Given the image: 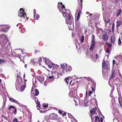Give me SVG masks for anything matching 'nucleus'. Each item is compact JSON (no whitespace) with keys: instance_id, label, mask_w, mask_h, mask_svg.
Returning a JSON list of instances; mask_svg holds the SVG:
<instances>
[{"instance_id":"obj_1","label":"nucleus","mask_w":122,"mask_h":122,"mask_svg":"<svg viewBox=\"0 0 122 122\" xmlns=\"http://www.w3.org/2000/svg\"><path fill=\"white\" fill-rule=\"evenodd\" d=\"M0 41H2L0 43V44L2 47H5L8 42L6 36L4 34L0 35Z\"/></svg>"},{"instance_id":"obj_2","label":"nucleus","mask_w":122,"mask_h":122,"mask_svg":"<svg viewBox=\"0 0 122 122\" xmlns=\"http://www.w3.org/2000/svg\"><path fill=\"white\" fill-rule=\"evenodd\" d=\"M18 16L22 18L26 19H28L24 10L23 8H21L19 10L18 13Z\"/></svg>"},{"instance_id":"obj_3","label":"nucleus","mask_w":122,"mask_h":122,"mask_svg":"<svg viewBox=\"0 0 122 122\" xmlns=\"http://www.w3.org/2000/svg\"><path fill=\"white\" fill-rule=\"evenodd\" d=\"M61 68L66 72H70L72 70V67L70 66H68L67 64H63L61 65Z\"/></svg>"},{"instance_id":"obj_4","label":"nucleus","mask_w":122,"mask_h":122,"mask_svg":"<svg viewBox=\"0 0 122 122\" xmlns=\"http://www.w3.org/2000/svg\"><path fill=\"white\" fill-rule=\"evenodd\" d=\"M67 11H68V10L66 9L65 10V11H64L63 10H60V12L62 13L63 17L65 18L66 17L67 18L68 15L69 14L70 12V11H68L69 12H67Z\"/></svg>"},{"instance_id":"obj_5","label":"nucleus","mask_w":122,"mask_h":122,"mask_svg":"<svg viewBox=\"0 0 122 122\" xmlns=\"http://www.w3.org/2000/svg\"><path fill=\"white\" fill-rule=\"evenodd\" d=\"M102 68L104 69L109 70L108 66L105 61L103 60L102 63Z\"/></svg>"},{"instance_id":"obj_6","label":"nucleus","mask_w":122,"mask_h":122,"mask_svg":"<svg viewBox=\"0 0 122 122\" xmlns=\"http://www.w3.org/2000/svg\"><path fill=\"white\" fill-rule=\"evenodd\" d=\"M45 63L48 66L49 68L50 69H51L52 67L51 66H53L54 65V64L53 63H51L49 61H45Z\"/></svg>"},{"instance_id":"obj_7","label":"nucleus","mask_w":122,"mask_h":122,"mask_svg":"<svg viewBox=\"0 0 122 122\" xmlns=\"http://www.w3.org/2000/svg\"><path fill=\"white\" fill-rule=\"evenodd\" d=\"M91 45L89 48V50L90 51H93L95 48V42H91Z\"/></svg>"},{"instance_id":"obj_8","label":"nucleus","mask_w":122,"mask_h":122,"mask_svg":"<svg viewBox=\"0 0 122 122\" xmlns=\"http://www.w3.org/2000/svg\"><path fill=\"white\" fill-rule=\"evenodd\" d=\"M49 116L50 118L52 119H56L58 118L57 115L54 113L51 114Z\"/></svg>"},{"instance_id":"obj_9","label":"nucleus","mask_w":122,"mask_h":122,"mask_svg":"<svg viewBox=\"0 0 122 122\" xmlns=\"http://www.w3.org/2000/svg\"><path fill=\"white\" fill-rule=\"evenodd\" d=\"M102 38L103 40L105 41H106L108 40V36L107 34H105L103 35Z\"/></svg>"},{"instance_id":"obj_10","label":"nucleus","mask_w":122,"mask_h":122,"mask_svg":"<svg viewBox=\"0 0 122 122\" xmlns=\"http://www.w3.org/2000/svg\"><path fill=\"white\" fill-rule=\"evenodd\" d=\"M11 108H12L14 109V113L15 114H16L17 113L16 109L15 107L12 106H10L8 108V110H10V109Z\"/></svg>"},{"instance_id":"obj_11","label":"nucleus","mask_w":122,"mask_h":122,"mask_svg":"<svg viewBox=\"0 0 122 122\" xmlns=\"http://www.w3.org/2000/svg\"><path fill=\"white\" fill-rule=\"evenodd\" d=\"M122 13V10L121 9H119L118 11L117 12L116 14V16L117 17L118 16L120 15H121Z\"/></svg>"},{"instance_id":"obj_12","label":"nucleus","mask_w":122,"mask_h":122,"mask_svg":"<svg viewBox=\"0 0 122 122\" xmlns=\"http://www.w3.org/2000/svg\"><path fill=\"white\" fill-rule=\"evenodd\" d=\"M115 71L114 70H112V74L110 78V79H112L114 77L115 75Z\"/></svg>"},{"instance_id":"obj_13","label":"nucleus","mask_w":122,"mask_h":122,"mask_svg":"<svg viewBox=\"0 0 122 122\" xmlns=\"http://www.w3.org/2000/svg\"><path fill=\"white\" fill-rule=\"evenodd\" d=\"M26 84L25 82L24 84L22 86L20 87V89L21 92L23 91L25 89L26 86Z\"/></svg>"},{"instance_id":"obj_14","label":"nucleus","mask_w":122,"mask_h":122,"mask_svg":"<svg viewBox=\"0 0 122 122\" xmlns=\"http://www.w3.org/2000/svg\"><path fill=\"white\" fill-rule=\"evenodd\" d=\"M81 11L80 10L78 12L77 14V21H78L79 19L80 18V14L81 13Z\"/></svg>"},{"instance_id":"obj_15","label":"nucleus","mask_w":122,"mask_h":122,"mask_svg":"<svg viewBox=\"0 0 122 122\" xmlns=\"http://www.w3.org/2000/svg\"><path fill=\"white\" fill-rule=\"evenodd\" d=\"M74 100L73 101L75 103H76L75 105L76 106H77L78 105V104L79 103L80 104V100Z\"/></svg>"},{"instance_id":"obj_16","label":"nucleus","mask_w":122,"mask_h":122,"mask_svg":"<svg viewBox=\"0 0 122 122\" xmlns=\"http://www.w3.org/2000/svg\"><path fill=\"white\" fill-rule=\"evenodd\" d=\"M62 3H61L60 2L58 3V6H57V7L58 9L59 10V11H60V10H62L61 8V6L62 5Z\"/></svg>"},{"instance_id":"obj_17","label":"nucleus","mask_w":122,"mask_h":122,"mask_svg":"<svg viewBox=\"0 0 122 122\" xmlns=\"http://www.w3.org/2000/svg\"><path fill=\"white\" fill-rule=\"evenodd\" d=\"M117 26L118 27L120 26L122 23V22L120 21H117Z\"/></svg>"},{"instance_id":"obj_18","label":"nucleus","mask_w":122,"mask_h":122,"mask_svg":"<svg viewBox=\"0 0 122 122\" xmlns=\"http://www.w3.org/2000/svg\"><path fill=\"white\" fill-rule=\"evenodd\" d=\"M39 15H38L37 14H35L34 15V18L36 20L38 19L39 18Z\"/></svg>"},{"instance_id":"obj_19","label":"nucleus","mask_w":122,"mask_h":122,"mask_svg":"<svg viewBox=\"0 0 122 122\" xmlns=\"http://www.w3.org/2000/svg\"><path fill=\"white\" fill-rule=\"evenodd\" d=\"M93 86H91V87L92 88V91H94L95 90V87L96 86V84L95 83H93Z\"/></svg>"},{"instance_id":"obj_20","label":"nucleus","mask_w":122,"mask_h":122,"mask_svg":"<svg viewBox=\"0 0 122 122\" xmlns=\"http://www.w3.org/2000/svg\"><path fill=\"white\" fill-rule=\"evenodd\" d=\"M96 109V108L95 107L93 109H92L90 111V113L92 114L94 113L95 112Z\"/></svg>"},{"instance_id":"obj_21","label":"nucleus","mask_w":122,"mask_h":122,"mask_svg":"<svg viewBox=\"0 0 122 122\" xmlns=\"http://www.w3.org/2000/svg\"><path fill=\"white\" fill-rule=\"evenodd\" d=\"M84 36L83 35L82 36L81 38L80 39V40L81 43H82L84 42Z\"/></svg>"},{"instance_id":"obj_22","label":"nucleus","mask_w":122,"mask_h":122,"mask_svg":"<svg viewBox=\"0 0 122 122\" xmlns=\"http://www.w3.org/2000/svg\"><path fill=\"white\" fill-rule=\"evenodd\" d=\"M35 96H36L38 95L39 93V92L37 89H35Z\"/></svg>"},{"instance_id":"obj_23","label":"nucleus","mask_w":122,"mask_h":122,"mask_svg":"<svg viewBox=\"0 0 122 122\" xmlns=\"http://www.w3.org/2000/svg\"><path fill=\"white\" fill-rule=\"evenodd\" d=\"M80 2L79 4V5H80V8L81 9H82V0H80Z\"/></svg>"},{"instance_id":"obj_24","label":"nucleus","mask_w":122,"mask_h":122,"mask_svg":"<svg viewBox=\"0 0 122 122\" xmlns=\"http://www.w3.org/2000/svg\"><path fill=\"white\" fill-rule=\"evenodd\" d=\"M95 122H97L98 121L99 122H101L100 120L99 117L97 116H96L95 117Z\"/></svg>"},{"instance_id":"obj_25","label":"nucleus","mask_w":122,"mask_h":122,"mask_svg":"<svg viewBox=\"0 0 122 122\" xmlns=\"http://www.w3.org/2000/svg\"><path fill=\"white\" fill-rule=\"evenodd\" d=\"M68 16V19L70 21H71L72 19L73 18V17L72 15L71 14L69 13V14Z\"/></svg>"},{"instance_id":"obj_26","label":"nucleus","mask_w":122,"mask_h":122,"mask_svg":"<svg viewBox=\"0 0 122 122\" xmlns=\"http://www.w3.org/2000/svg\"><path fill=\"white\" fill-rule=\"evenodd\" d=\"M87 80L89 82L91 81L92 82H93V80L91 77H88L87 78Z\"/></svg>"},{"instance_id":"obj_27","label":"nucleus","mask_w":122,"mask_h":122,"mask_svg":"<svg viewBox=\"0 0 122 122\" xmlns=\"http://www.w3.org/2000/svg\"><path fill=\"white\" fill-rule=\"evenodd\" d=\"M115 41V38L113 37H111V41L112 43H114Z\"/></svg>"},{"instance_id":"obj_28","label":"nucleus","mask_w":122,"mask_h":122,"mask_svg":"<svg viewBox=\"0 0 122 122\" xmlns=\"http://www.w3.org/2000/svg\"><path fill=\"white\" fill-rule=\"evenodd\" d=\"M110 20V19H105L104 20V21L107 24L108 23H109Z\"/></svg>"},{"instance_id":"obj_29","label":"nucleus","mask_w":122,"mask_h":122,"mask_svg":"<svg viewBox=\"0 0 122 122\" xmlns=\"http://www.w3.org/2000/svg\"><path fill=\"white\" fill-rule=\"evenodd\" d=\"M36 102L39 108H40V102H39L38 101V100L36 101Z\"/></svg>"},{"instance_id":"obj_30","label":"nucleus","mask_w":122,"mask_h":122,"mask_svg":"<svg viewBox=\"0 0 122 122\" xmlns=\"http://www.w3.org/2000/svg\"><path fill=\"white\" fill-rule=\"evenodd\" d=\"M48 103H44L43 105V107L44 108H46L48 107Z\"/></svg>"},{"instance_id":"obj_31","label":"nucleus","mask_w":122,"mask_h":122,"mask_svg":"<svg viewBox=\"0 0 122 122\" xmlns=\"http://www.w3.org/2000/svg\"><path fill=\"white\" fill-rule=\"evenodd\" d=\"M11 102H15L16 103L19 104L18 102L16 100H10Z\"/></svg>"},{"instance_id":"obj_32","label":"nucleus","mask_w":122,"mask_h":122,"mask_svg":"<svg viewBox=\"0 0 122 122\" xmlns=\"http://www.w3.org/2000/svg\"><path fill=\"white\" fill-rule=\"evenodd\" d=\"M74 80H71L70 82V84L71 86H73L74 85L75 83Z\"/></svg>"},{"instance_id":"obj_33","label":"nucleus","mask_w":122,"mask_h":122,"mask_svg":"<svg viewBox=\"0 0 122 122\" xmlns=\"http://www.w3.org/2000/svg\"><path fill=\"white\" fill-rule=\"evenodd\" d=\"M106 44L110 48L112 46V44L111 43H109L107 42H106Z\"/></svg>"},{"instance_id":"obj_34","label":"nucleus","mask_w":122,"mask_h":122,"mask_svg":"<svg viewBox=\"0 0 122 122\" xmlns=\"http://www.w3.org/2000/svg\"><path fill=\"white\" fill-rule=\"evenodd\" d=\"M92 40L91 42H95V36L94 35H93L92 36Z\"/></svg>"},{"instance_id":"obj_35","label":"nucleus","mask_w":122,"mask_h":122,"mask_svg":"<svg viewBox=\"0 0 122 122\" xmlns=\"http://www.w3.org/2000/svg\"><path fill=\"white\" fill-rule=\"evenodd\" d=\"M118 45H121V41L120 38H119L118 39Z\"/></svg>"},{"instance_id":"obj_36","label":"nucleus","mask_w":122,"mask_h":122,"mask_svg":"<svg viewBox=\"0 0 122 122\" xmlns=\"http://www.w3.org/2000/svg\"><path fill=\"white\" fill-rule=\"evenodd\" d=\"M118 101L121 107H122V100H118Z\"/></svg>"},{"instance_id":"obj_37","label":"nucleus","mask_w":122,"mask_h":122,"mask_svg":"<svg viewBox=\"0 0 122 122\" xmlns=\"http://www.w3.org/2000/svg\"><path fill=\"white\" fill-rule=\"evenodd\" d=\"M21 31L22 33H24L25 32V28H23L21 29Z\"/></svg>"},{"instance_id":"obj_38","label":"nucleus","mask_w":122,"mask_h":122,"mask_svg":"<svg viewBox=\"0 0 122 122\" xmlns=\"http://www.w3.org/2000/svg\"><path fill=\"white\" fill-rule=\"evenodd\" d=\"M88 103V101H85L84 104V105L85 107H86L87 106V105L86 104H87Z\"/></svg>"},{"instance_id":"obj_39","label":"nucleus","mask_w":122,"mask_h":122,"mask_svg":"<svg viewBox=\"0 0 122 122\" xmlns=\"http://www.w3.org/2000/svg\"><path fill=\"white\" fill-rule=\"evenodd\" d=\"M110 48H107L106 50V52L107 53H109L110 52Z\"/></svg>"},{"instance_id":"obj_40","label":"nucleus","mask_w":122,"mask_h":122,"mask_svg":"<svg viewBox=\"0 0 122 122\" xmlns=\"http://www.w3.org/2000/svg\"><path fill=\"white\" fill-rule=\"evenodd\" d=\"M18 119L16 118H14L13 120V122H17L18 121Z\"/></svg>"},{"instance_id":"obj_41","label":"nucleus","mask_w":122,"mask_h":122,"mask_svg":"<svg viewBox=\"0 0 122 122\" xmlns=\"http://www.w3.org/2000/svg\"><path fill=\"white\" fill-rule=\"evenodd\" d=\"M5 61L3 59H0V64L1 63H3Z\"/></svg>"},{"instance_id":"obj_42","label":"nucleus","mask_w":122,"mask_h":122,"mask_svg":"<svg viewBox=\"0 0 122 122\" xmlns=\"http://www.w3.org/2000/svg\"><path fill=\"white\" fill-rule=\"evenodd\" d=\"M117 90L118 92V94H119V93H121L120 91V88H118V87H117Z\"/></svg>"},{"instance_id":"obj_43","label":"nucleus","mask_w":122,"mask_h":122,"mask_svg":"<svg viewBox=\"0 0 122 122\" xmlns=\"http://www.w3.org/2000/svg\"><path fill=\"white\" fill-rule=\"evenodd\" d=\"M65 81L66 82V83L68 84V81H69V79L68 78H66L65 79Z\"/></svg>"},{"instance_id":"obj_44","label":"nucleus","mask_w":122,"mask_h":122,"mask_svg":"<svg viewBox=\"0 0 122 122\" xmlns=\"http://www.w3.org/2000/svg\"><path fill=\"white\" fill-rule=\"evenodd\" d=\"M115 100L114 99L112 100V102L113 106L114 105V104L115 103Z\"/></svg>"},{"instance_id":"obj_45","label":"nucleus","mask_w":122,"mask_h":122,"mask_svg":"<svg viewBox=\"0 0 122 122\" xmlns=\"http://www.w3.org/2000/svg\"><path fill=\"white\" fill-rule=\"evenodd\" d=\"M5 26L6 27L5 28V29L6 30L9 29L10 28V26H7V25H5Z\"/></svg>"},{"instance_id":"obj_46","label":"nucleus","mask_w":122,"mask_h":122,"mask_svg":"<svg viewBox=\"0 0 122 122\" xmlns=\"http://www.w3.org/2000/svg\"><path fill=\"white\" fill-rule=\"evenodd\" d=\"M34 87L33 86L32 88L31 89V92H33L34 91Z\"/></svg>"},{"instance_id":"obj_47","label":"nucleus","mask_w":122,"mask_h":122,"mask_svg":"<svg viewBox=\"0 0 122 122\" xmlns=\"http://www.w3.org/2000/svg\"><path fill=\"white\" fill-rule=\"evenodd\" d=\"M114 23H113V25L112 26V30H114Z\"/></svg>"},{"instance_id":"obj_48","label":"nucleus","mask_w":122,"mask_h":122,"mask_svg":"<svg viewBox=\"0 0 122 122\" xmlns=\"http://www.w3.org/2000/svg\"><path fill=\"white\" fill-rule=\"evenodd\" d=\"M58 112L59 113H60V114H62V112L60 110H58Z\"/></svg>"},{"instance_id":"obj_49","label":"nucleus","mask_w":122,"mask_h":122,"mask_svg":"<svg viewBox=\"0 0 122 122\" xmlns=\"http://www.w3.org/2000/svg\"><path fill=\"white\" fill-rule=\"evenodd\" d=\"M116 61L115 60H113V65H114L116 63Z\"/></svg>"},{"instance_id":"obj_50","label":"nucleus","mask_w":122,"mask_h":122,"mask_svg":"<svg viewBox=\"0 0 122 122\" xmlns=\"http://www.w3.org/2000/svg\"><path fill=\"white\" fill-rule=\"evenodd\" d=\"M68 116L69 117L71 118L73 116L70 114H68Z\"/></svg>"},{"instance_id":"obj_51","label":"nucleus","mask_w":122,"mask_h":122,"mask_svg":"<svg viewBox=\"0 0 122 122\" xmlns=\"http://www.w3.org/2000/svg\"><path fill=\"white\" fill-rule=\"evenodd\" d=\"M34 11V15L35 14H37L36 13V11L34 9L33 10Z\"/></svg>"},{"instance_id":"obj_52","label":"nucleus","mask_w":122,"mask_h":122,"mask_svg":"<svg viewBox=\"0 0 122 122\" xmlns=\"http://www.w3.org/2000/svg\"><path fill=\"white\" fill-rule=\"evenodd\" d=\"M103 118L102 117L100 118V121H101V122H103Z\"/></svg>"},{"instance_id":"obj_53","label":"nucleus","mask_w":122,"mask_h":122,"mask_svg":"<svg viewBox=\"0 0 122 122\" xmlns=\"http://www.w3.org/2000/svg\"><path fill=\"white\" fill-rule=\"evenodd\" d=\"M62 6L61 8L62 9H64L65 8V6L64 5H63V4H62V5H61Z\"/></svg>"},{"instance_id":"obj_54","label":"nucleus","mask_w":122,"mask_h":122,"mask_svg":"<svg viewBox=\"0 0 122 122\" xmlns=\"http://www.w3.org/2000/svg\"><path fill=\"white\" fill-rule=\"evenodd\" d=\"M53 75L52 76H49V78L50 79L52 78H53Z\"/></svg>"},{"instance_id":"obj_55","label":"nucleus","mask_w":122,"mask_h":122,"mask_svg":"<svg viewBox=\"0 0 122 122\" xmlns=\"http://www.w3.org/2000/svg\"><path fill=\"white\" fill-rule=\"evenodd\" d=\"M92 91H89V94L90 95L91 94H92Z\"/></svg>"},{"instance_id":"obj_56","label":"nucleus","mask_w":122,"mask_h":122,"mask_svg":"<svg viewBox=\"0 0 122 122\" xmlns=\"http://www.w3.org/2000/svg\"><path fill=\"white\" fill-rule=\"evenodd\" d=\"M98 55L97 54H96V55L95 58L96 59H97L98 58Z\"/></svg>"},{"instance_id":"obj_57","label":"nucleus","mask_w":122,"mask_h":122,"mask_svg":"<svg viewBox=\"0 0 122 122\" xmlns=\"http://www.w3.org/2000/svg\"><path fill=\"white\" fill-rule=\"evenodd\" d=\"M2 30V31H3V32H6V30H4L3 29H2V30Z\"/></svg>"},{"instance_id":"obj_58","label":"nucleus","mask_w":122,"mask_h":122,"mask_svg":"<svg viewBox=\"0 0 122 122\" xmlns=\"http://www.w3.org/2000/svg\"><path fill=\"white\" fill-rule=\"evenodd\" d=\"M115 0L116 3H117L118 2V0Z\"/></svg>"},{"instance_id":"obj_59","label":"nucleus","mask_w":122,"mask_h":122,"mask_svg":"<svg viewBox=\"0 0 122 122\" xmlns=\"http://www.w3.org/2000/svg\"><path fill=\"white\" fill-rule=\"evenodd\" d=\"M98 24L97 23H95V26L97 28V25Z\"/></svg>"},{"instance_id":"obj_60","label":"nucleus","mask_w":122,"mask_h":122,"mask_svg":"<svg viewBox=\"0 0 122 122\" xmlns=\"http://www.w3.org/2000/svg\"><path fill=\"white\" fill-rule=\"evenodd\" d=\"M62 115L63 116H65L66 115V113H64L63 114L62 113Z\"/></svg>"},{"instance_id":"obj_61","label":"nucleus","mask_w":122,"mask_h":122,"mask_svg":"<svg viewBox=\"0 0 122 122\" xmlns=\"http://www.w3.org/2000/svg\"><path fill=\"white\" fill-rule=\"evenodd\" d=\"M14 109H13L12 108H11L10 109V110H9L10 111H11V110H12L13 111H14Z\"/></svg>"},{"instance_id":"obj_62","label":"nucleus","mask_w":122,"mask_h":122,"mask_svg":"<svg viewBox=\"0 0 122 122\" xmlns=\"http://www.w3.org/2000/svg\"><path fill=\"white\" fill-rule=\"evenodd\" d=\"M40 112L41 113H45V112L44 111L42 112V111H41L40 110Z\"/></svg>"},{"instance_id":"obj_63","label":"nucleus","mask_w":122,"mask_h":122,"mask_svg":"<svg viewBox=\"0 0 122 122\" xmlns=\"http://www.w3.org/2000/svg\"><path fill=\"white\" fill-rule=\"evenodd\" d=\"M42 60L40 58L38 60V61L39 62H41V61Z\"/></svg>"},{"instance_id":"obj_64","label":"nucleus","mask_w":122,"mask_h":122,"mask_svg":"<svg viewBox=\"0 0 122 122\" xmlns=\"http://www.w3.org/2000/svg\"><path fill=\"white\" fill-rule=\"evenodd\" d=\"M25 74H24L23 75V78L24 79L25 78Z\"/></svg>"}]
</instances>
